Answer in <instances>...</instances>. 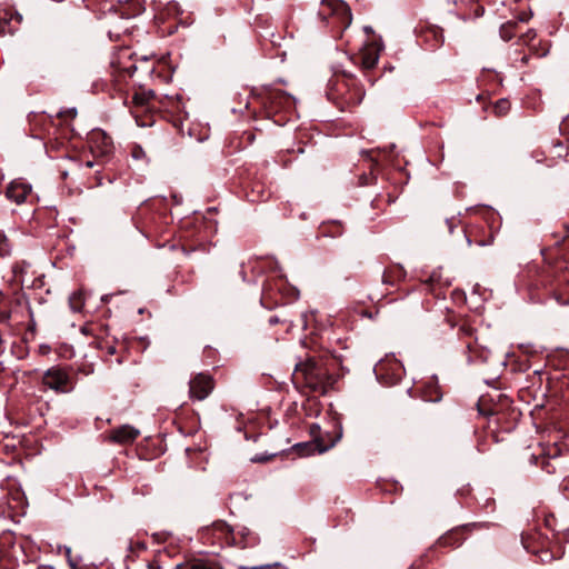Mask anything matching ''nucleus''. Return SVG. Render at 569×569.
<instances>
[{
  "label": "nucleus",
  "mask_w": 569,
  "mask_h": 569,
  "mask_svg": "<svg viewBox=\"0 0 569 569\" xmlns=\"http://www.w3.org/2000/svg\"><path fill=\"white\" fill-rule=\"evenodd\" d=\"M331 330L325 329L320 333L310 332L303 340L306 348L310 349L305 360L299 361L292 373L295 386L302 392L326 393L337 380L349 372L347 362L349 356L339 353L336 349L325 346L330 342Z\"/></svg>",
  "instance_id": "1"
},
{
  "label": "nucleus",
  "mask_w": 569,
  "mask_h": 569,
  "mask_svg": "<svg viewBox=\"0 0 569 569\" xmlns=\"http://www.w3.org/2000/svg\"><path fill=\"white\" fill-rule=\"evenodd\" d=\"M133 110L131 111L134 116L138 126L146 127L151 126L153 120L143 118L139 112H150V118L153 117V112H164L163 117L170 116V121L173 127L180 130L182 126L181 116V102L173 98L166 97L164 99H158L153 90H140L132 96Z\"/></svg>",
  "instance_id": "2"
},
{
  "label": "nucleus",
  "mask_w": 569,
  "mask_h": 569,
  "mask_svg": "<svg viewBox=\"0 0 569 569\" xmlns=\"http://www.w3.org/2000/svg\"><path fill=\"white\" fill-rule=\"evenodd\" d=\"M252 96L260 106V116L278 126H284L295 112V98L281 89L263 86L253 90Z\"/></svg>",
  "instance_id": "3"
},
{
  "label": "nucleus",
  "mask_w": 569,
  "mask_h": 569,
  "mask_svg": "<svg viewBox=\"0 0 569 569\" xmlns=\"http://www.w3.org/2000/svg\"><path fill=\"white\" fill-rule=\"evenodd\" d=\"M134 219L137 228L148 238L164 234L172 222V217L162 200L141 204Z\"/></svg>",
  "instance_id": "4"
},
{
  "label": "nucleus",
  "mask_w": 569,
  "mask_h": 569,
  "mask_svg": "<svg viewBox=\"0 0 569 569\" xmlns=\"http://www.w3.org/2000/svg\"><path fill=\"white\" fill-rule=\"evenodd\" d=\"M326 96L339 110L345 111L358 106L363 92L356 86L352 77L335 73L328 80Z\"/></svg>",
  "instance_id": "5"
},
{
  "label": "nucleus",
  "mask_w": 569,
  "mask_h": 569,
  "mask_svg": "<svg viewBox=\"0 0 569 569\" xmlns=\"http://www.w3.org/2000/svg\"><path fill=\"white\" fill-rule=\"evenodd\" d=\"M318 16L333 36H341L352 21L349 6L341 0H322Z\"/></svg>",
  "instance_id": "6"
},
{
  "label": "nucleus",
  "mask_w": 569,
  "mask_h": 569,
  "mask_svg": "<svg viewBox=\"0 0 569 569\" xmlns=\"http://www.w3.org/2000/svg\"><path fill=\"white\" fill-rule=\"evenodd\" d=\"M188 224L189 222H186L181 236L183 239V251L186 253H190L196 250L206 251L212 233L211 230L203 220L194 221L190 228Z\"/></svg>",
  "instance_id": "7"
},
{
  "label": "nucleus",
  "mask_w": 569,
  "mask_h": 569,
  "mask_svg": "<svg viewBox=\"0 0 569 569\" xmlns=\"http://www.w3.org/2000/svg\"><path fill=\"white\" fill-rule=\"evenodd\" d=\"M200 539L204 545L244 547V545L237 540L231 527L222 520H218L210 527L203 528L200 532Z\"/></svg>",
  "instance_id": "8"
},
{
  "label": "nucleus",
  "mask_w": 569,
  "mask_h": 569,
  "mask_svg": "<svg viewBox=\"0 0 569 569\" xmlns=\"http://www.w3.org/2000/svg\"><path fill=\"white\" fill-rule=\"evenodd\" d=\"M458 326V335L466 343V355L469 362H486L490 356V350L478 343L475 336V329L466 321L460 320L458 325L452 323L451 327Z\"/></svg>",
  "instance_id": "9"
},
{
  "label": "nucleus",
  "mask_w": 569,
  "mask_h": 569,
  "mask_svg": "<svg viewBox=\"0 0 569 569\" xmlns=\"http://www.w3.org/2000/svg\"><path fill=\"white\" fill-rule=\"evenodd\" d=\"M521 542L523 548L532 553L549 551L552 557L560 556L562 553L561 541L559 538L555 536L553 538H549L540 531L522 533Z\"/></svg>",
  "instance_id": "10"
},
{
  "label": "nucleus",
  "mask_w": 569,
  "mask_h": 569,
  "mask_svg": "<svg viewBox=\"0 0 569 569\" xmlns=\"http://www.w3.org/2000/svg\"><path fill=\"white\" fill-rule=\"evenodd\" d=\"M373 372L381 385L391 387L401 381L405 369L398 359L395 357H387L375 366Z\"/></svg>",
  "instance_id": "11"
},
{
  "label": "nucleus",
  "mask_w": 569,
  "mask_h": 569,
  "mask_svg": "<svg viewBox=\"0 0 569 569\" xmlns=\"http://www.w3.org/2000/svg\"><path fill=\"white\" fill-rule=\"evenodd\" d=\"M90 151L96 160L107 162L113 153V142L101 129H94L88 134Z\"/></svg>",
  "instance_id": "12"
},
{
  "label": "nucleus",
  "mask_w": 569,
  "mask_h": 569,
  "mask_svg": "<svg viewBox=\"0 0 569 569\" xmlns=\"http://www.w3.org/2000/svg\"><path fill=\"white\" fill-rule=\"evenodd\" d=\"M415 32L418 43L426 50L435 51L443 44V30L438 26L419 23Z\"/></svg>",
  "instance_id": "13"
},
{
  "label": "nucleus",
  "mask_w": 569,
  "mask_h": 569,
  "mask_svg": "<svg viewBox=\"0 0 569 569\" xmlns=\"http://www.w3.org/2000/svg\"><path fill=\"white\" fill-rule=\"evenodd\" d=\"M485 528H488V522H471L456 527L442 535L438 539V545L441 547L451 548L459 547L473 530H480Z\"/></svg>",
  "instance_id": "14"
},
{
  "label": "nucleus",
  "mask_w": 569,
  "mask_h": 569,
  "mask_svg": "<svg viewBox=\"0 0 569 569\" xmlns=\"http://www.w3.org/2000/svg\"><path fill=\"white\" fill-rule=\"evenodd\" d=\"M180 13L177 4H169L164 11L156 16L158 32L161 36H171L177 31L179 23L187 27V22L178 17Z\"/></svg>",
  "instance_id": "15"
},
{
  "label": "nucleus",
  "mask_w": 569,
  "mask_h": 569,
  "mask_svg": "<svg viewBox=\"0 0 569 569\" xmlns=\"http://www.w3.org/2000/svg\"><path fill=\"white\" fill-rule=\"evenodd\" d=\"M30 268V263L26 261H17L11 267V276L8 278L7 283L11 291L14 292V299L17 305H22L23 300H26V295L23 293L24 286V276L27 274Z\"/></svg>",
  "instance_id": "16"
},
{
  "label": "nucleus",
  "mask_w": 569,
  "mask_h": 569,
  "mask_svg": "<svg viewBox=\"0 0 569 569\" xmlns=\"http://www.w3.org/2000/svg\"><path fill=\"white\" fill-rule=\"evenodd\" d=\"M42 383L57 392H70L74 387L67 372L58 367L44 372Z\"/></svg>",
  "instance_id": "17"
},
{
  "label": "nucleus",
  "mask_w": 569,
  "mask_h": 569,
  "mask_svg": "<svg viewBox=\"0 0 569 569\" xmlns=\"http://www.w3.org/2000/svg\"><path fill=\"white\" fill-rule=\"evenodd\" d=\"M382 49L383 44L381 38L373 37L366 41L360 56L362 68L366 70H372L378 62Z\"/></svg>",
  "instance_id": "18"
},
{
  "label": "nucleus",
  "mask_w": 569,
  "mask_h": 569,
  "mask_svg": "<svg viewBox=\"0 0 569 569\" xmlns=\"http://www.w3.org/2000/svg\"><path fill=\"white\" fill-rule=\"evenodd\" d=\"M284 281L282 278L266 280L262 287L261 303L266 308H272L282 299V288Z\"/></svg>",
  "instance_id": "19"
},
{
  "label": "nucleus",
  "mask_w": 569,
  "mask_h": 569,
  "mask_svg": "<svg viewBox=\"0 0 569 569\" xmlns=\"http://www.w3.org/2000/svg\"><path fill=\"white\" fill-rule=\"evenodd\" d=\"M213 379L204 373L196 375L189 382V393L191 399L203 400L213 389Z\"/></svg>",
  "instance_id": "20"
},
{
  "label": "nucleus",
  "mask_w": 569,
  "mask_h": 569,
  "mask_svg": "<svg viewBox=\"0 0 569 569\" xmlns=\"http://www.w3.org/2000/svg\"><path fill=\"white\" fill-rule=\"evenodd\" d=\"M7 489V505L8 508L13 511L16 515H22L24 512L26 507L28 506V500L21 488L16 487L10 480L6 482Z\"/></svg>",
  "instance_id": "21"
},
{
  "label": "nucleus",
  "mask_w": 569,
  "mask_h": 569,
  "mask_svg": "<svg viewBox=\"0 0 569 569\" xmlns=\"http://www.w3.org/2000/svg\"><path fill=\"white\" fill-rule=\"evenodd\" d=\"M341 437L342 430L340 428L339 432L333 438H330L329 443H326L322 438H318L315 445L311 442H301L296 445L295 449L299 456H308L315 450H317L319 453H322L328 449L332 448L340 440Z\"/></svg>",
  "instance_id": "22"
},
{
  "label": "nucleus",
  "mask_w": 569,
  "mask_h": 569,
  "mask_svg": "<svg viewBox=\"0 0 569 569\" xmlns=\"http://www.w3.org/2000/svg\"><path fill=\"white\" fill-rule=\"evenodd\" d=\"M140 431L130 425L113 428L108 433V441L117 445H130L139 437Z\"/></svg>",
  "instance_id": "23"
},
{
  "label": "nucleus",
  "mask_w": 569,
  "mask_h": 569,
  "mask_svg": "<svg viewBox=\"0 0 569 569\" xmlns=\"http://www.w3.org/2000/svg\"><path fill=\"white\" fill-rule=\"evenodd\" d=\"M466 239L469 244L476 243L478 246H489L493 241V232L491 229L487 232V229L485 226L477 227L472 226L470 228H466L463 230Z\"/></svg>",
  "instance_id": "24"
},
{
  "label": "nucleus",
  "mask_w": 569,
  "mask_h": 569,
  "mask_svg": "<svg viewBox=\"0 0 569 569\" xmlns=\"http://www.w3.org/2000/svg\"><path fill=\"white\" fill-rule=\"evenodd\" d=\"M451 286L448 279H443L439 271H433L425 281V289L435 298H445L446 290Z\"/></svg>",
  "instance_id": "25"
},
{
  "label": "nucleus",
  "mask_w": 569,
  "mask_h": 569,
  "mask_svg": "<svg viewBox=\"0 0 569 569\" xmlns=\"http://www.w3.org/2000/svg\"><path fill=\"white\" fill-rule=\"evenodd\" d=\"M247 197L251 202L266 201L271 191L261 178H253L246 187Z\"/></svg>",
  "instance_id": "26"
},
{
  "label": "nucleus",
  "mask_w": 569,
  "mask_h": 569,
  "mask_svg": "<svg viewBox=\"0 0 569 569\" xmlns=\"http://www.w3.org/2000/svg\"><path fill=\"white\" fill-rule=\"evenodd\" d=\"M30 193L31 186L21 181H12L6 191L7 198L18 204L23 203Z\"/></svg>",
  "instance_id": "27"
},
{
  "label": "nucleus",
  "mask_w": 569,
  "mask_h": 569,
  "mask_svg": "<svg viewBox=\"0 0 569 569\" xmlns=\"http://www.w3.org/2000/svg\"><path fill=\"white\" fill-rule=\"evenodd\" d=\"M144 11V7L140 0H119L116 7V12L121 18H132Z\"/></svg>",
  "instance_id": "28"
},
{
  "label": "nucleus",
  "mask_w": 569,
  "mask_h": 569,
  "mask_svg": "<svg viewBox=\"0 0 569 569\" xmlns=\"http://www.w3.org/2000/svg\"><path fill=\"white\" fill-rule=\"evenodd\" d=\"M20 306L21 305H17L16 302L13 291L11 296H8L0 290V323H8L12 312Z\"/></svg>",
  "instance_id": "29"
},
{
  "label": "nucleus",
  "mask_w": 569,
  "mask_h": 569,
  "mask_svg": "<svg viewBox=\"0 0 569 569\" xmlns=\"http://www.w3.org/2000/svg\"><path fill=\"white\" fill-rule=\"evenodd\" d=\"M407 276L406 270L402 266L393 263L387 267L382 274V282L387 286L395 287L402 280H405Z\"/></svg>",
  "instance_id": "30"
},
{
  "label": "nucleus",
  "mask_w": 569,
  "mask_h": 569,
  "mask_svg": "<svg viewBox=\"0 0 569 569\" xmlns=\"http://www.w3.org/2000/svg\"><path fill=\"white\" fill-rule=\"evenodd\" d=\"M369 172H363L359 176V186H371L377 182L378 173L381 170V164L377 159L369 158L366 160Z\"/></svg>",
  "instance_id": "31"
},
{
  "label": "nucleus",
  "mask_w": 569,
  "mask_h": 569,
  "mask_svg": "<svg viewBox=\"0 0 569 569\" xmlns=\"http://www.w3.org/2000/svg\"><path fill=\"white\" fill-rule=\"evenodd\" d=\"M177 569H224V568L214 559L193 558L184 565H177Z\"/></svg>",
  "instance_id": "32"
},
{
  "label": "nucleus",
  "mask_w": 569,
  "mask_h": 569,
  "mask_svg": "<svg viewBox=\"0 0 569 569\" xmlns=\"http://www.w3.org/2000/svg\"><path fill=\"white\" fill-rule=\"evenodd\" d=\"M421 398L425 401L438 402L442 398V392L437 381L426 382L420 389Z\"/></svg>",
  "instance_id": "33"
},
{
  "label": "nucleus",
  "mask_w": 569,
  "mask_h": 569,
  "mask_svg": "<svg viewBox=\"0 0 569 569\" xmlns=\"http://www.w3.org/2000/svg\"><path fill=\"white\" fill-rule=\"evenodd\" d=\"M345 228L339 221H331L322 223L319 228V232L325 237L337 238L342 236Z\"/></svg>",
  "instance_id": "34"
},
{
  "label": "nucleus",
  "mask_w": 569,
  "mask_h": 569,
  "mask_svg": "<svg viewBox=\"0 0 569 569\" xmlns=\"http://www.w3.org/2000/svg\"><path fill=\"white\" fill-rule=\"evenodd\" d=\"M517 28H518V22L517 21H508V22L503 23L500 27V31H499L500 32V37L505 41L511 40L516 36Z\"/></svg>",
  "instance_id": "35"
},
{
  "label": "nucleus",
  "mask_w": 569,
  "mask_h": 569,
  "mask_svg": "<svg viewBox=\"0 0 569 569\" xmlns=\"http://www.w3.org/2000/svg\"><path fill=\"white\" fill-rule=\"evenodd\" d=\"M550 153L553 158H563L566 161L569 162V146H565L562 141L557 140L552 143V149L550 150Z\"/></svg>",
  "instance_id": "36"
},
{
  "label": "nucleus",
  "mask_w": 569,
  "mask_h": 569,
  "mask_svg": "<svg viewBox=\"0 0 569 569\" xmlns=\"http://www.w3.org/2000/svg\"><path fill=\"white\" fill-rule=\"evenodd\" d=\"M84 305V297L81 291L73 292L69 298V306L74 312L81 311Z\"/></svg>",
  "instance_id": "37"
},
{
  "label": "nucleus",
  "mask_w": 569,
  "mask_h": 569,
  "mask_svg": "<svg viewBox=\"0 0 569 569\" xmlns=\"http://www.w3.org/2000/svg\"><path fill=\"white\" fill-rule=\"evenodd\" d=\"M12 243L3 231H0V259L10 256Z\"/></svg>",
  "instance_id": "38"
},
{
  "label": "nucleus",
  "mask_w": 569,
  "mask_h": 569,
  "mask_svg": "<svg viewBox=\"0 0 569 569\" xmlns=\"http://www.w3.org/2000/svg\"><path fill=\"white\" fill-rule=\"evenodd\" d=\"M147 549V545L143 542V541H130V545H129V555L126 557L127 560H131V561H134V557L133 555L140 552V551H143Z\"/></svg>",
  "instance_id": "39"
},
{
  "label": "nucleus",
  "mask_w": 569,
  "mask_h": 569,
  "mask_svg": "<svg viewBox=\"0 0 569 569\" xmlns=\"http://www.w3.org/2000/svg\"><path fill=\"white\" fill-rule=\"evenodd\" d=\"M477 406H478V411H479V413H480V415H482V416H489V417H490V421H495V423H496L497 426H499V425H500L501 416H500V413H499V412H497V411H495V410H492V409H490V410H486V409L482 407V401H481V400H479V402H478V405H477Z\"/></svg>",
  "instance_id": "40"
},
{
  "label": "nucleus",
  "mask_w": 569,
  "mask_h": 569,
  "mask_svg": "<svg viewBox=\"0 0 569 569\" xmlns=\"http://www.w3.org/2000/svg\"><path fill=\"white\" fill-rule=\"evenodd\" d=\"M509 109H510V102L507 99H500L493 106V111L499 117L507 114Z\"/></svg>",
  "instance_id": "41"
},
{
  "label": "nucleus",
  "mask_w": 569,
  "mask_h": 569,
  "mask_svg": "<svg viewBox=\"0 0 569 569\" xmlns=\"http://www.w3.org/2000/svg\"><path fill=\"white\" fill-rule=\"evenodd\" d=\"M130 154L137 161L143 160L146 158V152L142 147L136 143L130 147Z\"/></svg>",
  "instance_id": "42"
},
{
  "label": "nucleus",
  "mask_w": 569,
  "mask_h": 569,
  "mask_svg": "<svg viewBox=\"0 0 569 569\" xmlns=\"http://www.w3.org/2000/svg\"><path fill=\"white\" fill-rule=\"evenodd\" d=\"M539 466L547 473L551 475L556 472V467L552 465L549 457H541Z\"/></svg>",
  "instance_id": "43"
},
{
  "label": "nucleus",
  "mask_w": 569,
  "mask_h": 569,
  "mask_svg": "<svg viewBox=\"0 0 569 569\" xmlns=\"http://www.w3.org/2000/svg\"><path fill=\"white\" fill-rule=\"evenodd\" d=\"M10 18L8 12L0 13V36H4L9 30Z\"/></svg>",
  "instance_id": "44"
},
{
  "label": "nucleus",
  "mask_w": 569,
  "mask_h": 569,
  "mask_svg": "<svg viewBox=\"0 0 569 569\" xmlns=\"http://www.w3.org/2000/svg\"><path fill=\"white\" fill-rule=\"evenodd\" d=\"M76 116H77V110L74 108L68 109L58 114V117L61 119V121L64 124H68V121L73 120L76 118Z\"/></svg>",
  "instance_id": "45"
},
{
  "label": "nucleus",
  "mask_w": 569,
  "mask_h": 569,
  "mask_svg": "<svg viewBox=\"0 0 569 569\" xmlns=\"http://www.w3.org/2000/svg\"><path fill=\"white\" fill-rule=\"evenodd\" d=\"M254 140V133L252 131H244L241 136V144L244 147L251 144Z\"/></svg>",
  "instance_id": "46"
},
{
  "label": "nucleus",
  "mask_w": 569,
  "mask_h": 569,
  "mask_svg": "<svg viewBox=\"0 0 569 569\" xmlns=\"http://www.w3.org/2000/svg\"><path fill=\"white\" fill-rule=\"evenodd\" d=\"M559 129L561 134L565 136L569 141V116L561 121Z\"/></svg>",
  "instance_id": "47"
},
{
  "label": "nucleus",
  "mask_w": 569,
  "mask_h": 569,
  "mask_svg": "<svg viewBox=\"0 0 569 569\" xmlns=\"http://www.w3.org/2000/svg\"><path fill=\"white\" fill-rule=\"evenodd\" d=\"M531 17H532V12L531 11H521V12L518 13L517 19L520 22H528Z\"/></svg>",
  "instance_id": "48"
},
{
  "label": "nucleus",
  "mask_w": 569,
  "mask_h": 569,
  "mask_svg": "<svg viewBox=\"0 0 569 569\" xmlns=\"http://www.w3.org/2000/svg\"><path fill=\"white\" fill-rule=\"evenodd\" d=\"M239 569H279V566L278 565H276V566L264 565V566H252V567L241 566Z\"/></svg>",
  "instance_id": "49"
},
{
  "label": "nucleus",
  "mask_w": 569,
  "mask_h": 569,
  "mask_svg": "<svg viewBox=\"0 0 569 569\" xmlns=\"http://www.w3.org/2000/svg\"><path fill=\"white\" fill-rule=\"evenodd\" d=\"M78 371L88 376L93 372V367L92 365H83L82 367L79 368Z\"/></svg>",
  "instance_id": "50"
},
{
  "label": "nucleus",
  "mask_w": 569,
  "mask_h": 569,
  "mask_svg": "<svg viewBox=\"0 0 569 569\" xmlns=\"http://www.w3.org/2000/svg\"><path fill=\"white\" fill-rule=\"evenodd\" d=\"M43 283H44L43 279L41 277H38L32 280L30 288H41L43 286Z\"/></svg>",
  "instance_id": "51"
},
{
  "label": "nucleus",
  "mask_w": 569,
  "mask_h": 569,
  "mask_svg": "<svg viewBox=\"0 0 569 569\" xmlns=\"http://www.w3.org/2000/svg\"><path fill=\"white\" fill-rule=\"evenodd\" d=\"M446 223L448 226V229H449V232L452 233L455 228L457 227V222H456V219L455 218H451V219H447L446 220Z\"/></svg>",
  "instance_id": "52"
},
{
  "label": "nucleus",
  "mask_w": 569,
  "mask_h": 569,
  "mask_svg": "<svg viewBox=\"0 0 569 569\" xmlns=\"http://www.w3.org/2000/svg\"><path fill=\"white\" fill-rule=\"evenodd\" d=\"M470 493H471V489H470L469 487H463V488H461V489H459V490H458V495H459L460 497H463V498L469 497V496H470Z\"/></svg>",
  "instance_id": "53"
},
{
  "label": "nucleus",
  "mask_w": 569,
  "mask_h": 569,
  "mask_svg": "<svg viewBox=\"0 0 569 569\" xmlns=\"http://www.w3.org/2000/svg\"><path fill=\"white\" fill-rule=\"evenodd\" d=\"M555 298L561 305H566L569 302V298H565L561 295H557L556 292H555Z\"/></svg>",
  "instance_id": "54"
},
{
  "label": "nucleus",
  "mask_w": 569,
  "mask_h": 569,
  "mask_svg": "<svg viewBox=\"0 0 569 569\" xmlns=\"http://www.w3.org/2000/svg\"><path fill=\"white\" fill-rule=\"evenodd\" d=\"M148 569H161V567L157 560H153L148 563Z\"/></svg>",
  "instance_id": "55"
},
{
  "label": "nucleus",
  "mask_w": 569,
  "mask_h": 569,
  "mask_svg": "<svg viewBox=\"0 0 569 569\" xmlns=\"http://www.w3.org/2000/svg\"><path fill=\"white\" fill-rule=\"evenodd\" d=\"M280 322V319L277 317V316H272L269 318V323L272 326V325H276Z\"/></svg>",
  "instance_id": "56"
},
{
  "label": "nucleus",
  "mask_w": 569,
  "mask_h": 569,
  "mask_svg": "<svg viewBox=\"0 0 569 569\" xmlns=\"http://www.w3.org/2000/svg\"><path fill=\"white\" fill-rule=\"evenodd\" d=\"M365 32L368 34V36H373V29L369 26L365 27L363 28Z\"/></svg>",
  "instance_id": "57"
},
{
  "label": "nucleus",
  "mask_w": 569,
  "mask_h": 569,
  "mask_svg": "<svg viewBox=\"0 0 569 569\" xmlns=\"http://www.w3.org/2000/svg\"><path fill=\"white\" fill-rule=\"evenodd\" d=\"M153 538L159 542L164 541V538L162 537L161 533H153Z\"/></svg>",
  "instance_id": "58"
},
{
  "label": "nucleus",
  "mask_w": 569,
  "mask_h": 569,
  "mask_svg": "<svg viewBox=\"0 0 569 569\" xmlns=\"http://www.w3.org/2000/svg\"><path fill=\"white\" fill-rule=\"evenodd\" d=\"M527 39H532L536 37V33L532 31V30H529L526 36H525Z\"/></svg>",
  "instance_id": "59"
},
{
  "label": "nucleus",
  "mask_w": 569,
  "mask_h": 569,
  "mask_svg": "<svg viewBox=\"0 0 569 569\" xmlns=\"http://www.w3.org/2000/svg\"><path fill=\"white\" fill-rule=\"evenodd\" d=\"M6 371V367L3 365V362L0 361V377L2 376V373Z\"/></svg>",
  "instance_id": "60"
},
{
  "label": "nucleus",
  "mask_w": 569,
  "mask_h": 569,
  "mask_svg": "<svg viewBox=\"0 0 569 569\" xmlns=\"http://www.w3.org/2000/svg\"><path fill=\"white\" fill-rule=\"evenodd\" d=\"M342 350H345L347 353H350L349 347L346 345V341L343 342V346L341 347Z\"/></svg>",
  "instance_id": "61"
},
{
  "label": "nucleus",
  "mask_w": 569,
  "mask_h": 569,
  "mask_svg": "<svg viewBox=\"0 0 569 569\" xmlns=\"http://www.w3.org/2000/svg\"><path fill=\"white\" fill-rule=\"evenodd\" d=\"M38 569H53V568L50 566H40V567H38Z\"/></svg>",
  "instance_id": "62"
},
{
  "label": "nucleus",
  "mask_w": 569,
  "mask_h": 569,
  "mask_svg": "<svg viewBox=\"0 0 569 569\" xmlns=\"http://www.w3.org/2000/svg\"><path fill=\"white\" fill-rule=\"evenodd\" d=\"M131 70H132V71H136V70H137V67H136L134 64H132V66L128 69V71L130 72Z\"/></svg>",
  "instance_id": "63"
},
{
  "label": "nucleus",
  "mask_w": 569,
  "mask_h": 569,
  "mask_svg": "<svg viewBox=\"0 0 569 569\" xmlns=\"http://www.w3.org/2000/svg\"><path fill=\"white\" fill-rule=\"evenodd\" d=\"M378 202V199L372 200V206L376 207Z\"/></svg>",
  "instance_id": "64"
}]
</instances>
